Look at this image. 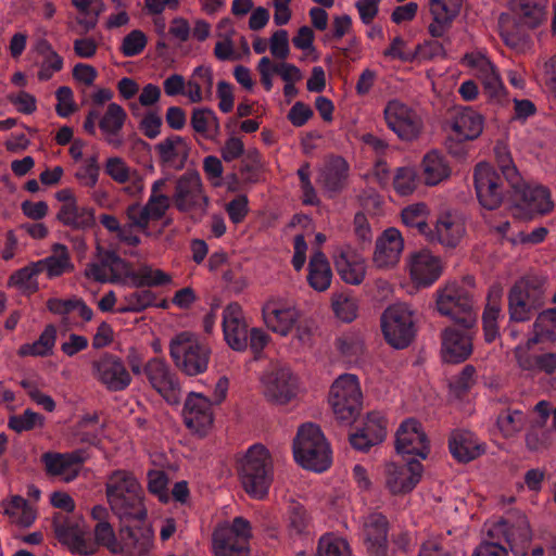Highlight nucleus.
<instances>
[{"mask_svg": "<svg viewBox=\"0 0 556 556\" xmlns=\"http://www.w3.org/2000/svg\"><path fill=\"white\" fill-rule=\"evenodd\" d=\"M294 459L303 468L323 472L331 465V451L318 426L302 425L293 441Z\"/></svg>", "mask_w": 556, "mask_h": 556, "instance_id": "0eeeda50", "label": "nucleus"}, {"mask_svg": "<svg viewBox=\"0 0 556 556\" xmlns=\"http://www.w3.org/2000/svg\"><path fill=\"white\" fill-rule=\"evenodd\" d=\"M545 303V279L538 275H527L518 279L508 292L510 321L530 320Z\"/></svg>", "mask_w": 556, "mask_h": 556, "instance_id": "423d86ee", "label": "nucleus"}, {"mask_svg": "<svg viewBox=\"0 0 556 556\" xmlns=\"http://www.w3.org/2000/svg\"><path fill=\"white\" fill-rule=\"evenodd\" d=\"M332 309L339 319L351 323L357 316L358 305L354 296L341 293L333 295Z\"/></svg>", "mask_w": 556, "mask_h": 556, "instance_id": "680f3d73", "label": "nucleus"}, {"mask_svg": "<svg viewBox=\"0 0 556 556\" xmlns=\"http://www.w3.org/2000/svg\"><path fill=\"white\" fill-rule=\"evenodd\" d=\"M336 269L343 281L359 285L366 275L365 258L352 249L342 250L334 258Z\"/></svg>", "mask_w": 556, "mask_h": 556, "instance_id": "c9c22d12", "label": "nucleus"}, {"mask_svg": "<svg viewBox=\"0 0 556 556\" xmlns=\"http://www.w3.org/2000/svg\"><path fill=\"white\" fill-rule=\"evenodd\" d=\"M45 417L29 408L21 415H13L9 418L8 426L17 433L30 431L36 427H42Z\"/></svg>", "mask_w": 556, "mask_h": 556, "instance_id": "052dcab7", "label": "nucleus"}, {"mask_svg": "<svg viewBox=\"0 0 556 556\" xmlns=\"http://www.w3.org/2000/svg\"><path fill=\"white\" fill-rule=\"evenodd\" d=\"M105 496L112 513L123 523L121 536L134 556H147L153 546V530L147 523L144 491L128 470L115 469L105 481Z\"/></svg>", "mask_w": 556, "mask_h": 556, "instance_id": "f257e3e1", "label": "nucleus"}, {"mask_svg": "<svg viewBox=\"0 0 556 556\" xmlns=\"http://www.w3.org/2000/svg\"><path fill=\"white\" fill-rule=\"evenodd\" d=\"M36 263L40 273L46 271L49 278L59 277L74 268L67 248L61 243L53 244L52 254Z\"/></svg>", "mask_w": 556, "mask_h": 556, "instance_id": "79ce46f5", "label": "nucleus"}, {"mask_svg": "<svg viewBox=\"0 0 556 556\" xmlns=\"http://www.w3.org/2000/svg\"><path fill=\"white\" fill-rule=\"evenodd\" d=\"M534 337L530 342L556 341V307L539 313L533 324Z\"/></svg>", "mask_w": 556, "mask_h": 556, "instance_id": "09e8293b", "label": "nucleus"}, {"mask_svg": "<svg viewBox=\"0 0 556 556\" xmlns=\"http://www.w3.org/2000/svg\"><path fill=\"white\" fill-rule=\"evenodd\" d=\"M147 37L139 29L131 30L123 39L121 51L127 58L139 55L146 48Z\"/></svg>", "mask_w": 556, "mask_h": 556, "instance_id": "338daca9", "label": "nucleus"}, {"mask_svg": "<svg viewBox=\"0 0 556 556\" xmlns=\"http://www.w3.org/2000/svg\"><path fill=\"white\" fill-rule=\"evenodd\" d=\"M191 127L198 134L207 135L211 130L217 132L219 123L215 112L208 108L194 109L190 121Z\"/></svg>", "mask_w": 556, "mask_h": 556, "instance_id": "6e6d98bb", "label": "nucleus"}, {"mask_svg": "<svg viewBox=\"0 0 556 556\" xmlns=\"http://www.w3.org/2000/svg\"><path fill=\"white\" fill-rule=\"evenodd\" d=\"M85 460L86 452L84 450L67 453L46 452L41 455L46 473L50 477H60L67 483L77 478Z\"/></svg>", "mask_w": 556, "mask_h": 556, "instance_id": "412c9836", "label": "nucleus"}, {"mask_svg": "<svg viewBox=\"0 0 556 556\" xmlns=\"http://www.w3.org/2000/svg\"><path fill=\"white\" fill-rule=\"evenodd\" d=\"M410 275L417 285L431 286L441 275L439 258L427 251L415 253L410 260Z\"/></svg>", "mask_w": 556, "mask_h": 556, "instance_id": "4c0bfd02", "label": "nucleus"}, {"mask_svg": "<svg viewBox=\"0 0 556 556\" xmlns=\"http://www.w3.org/2000/svg\"><path fill=\"white\" fill-rule=\"evenodd\" d=\"M421 169L425 182L429 186L438 185L451 174L445 156L438 151H430L424 156Z\"/></svg>", "mask_w": 556, "mask_h": 556, "instance_id": "37998d69", "label": "nucleus"}, {"mask_svg": "<svg viewBox=\"0 0 556 556\" xmlns=\"http://www.w3.org/2000/svg\"><path fill=\"white\" fill-rule=\"evenodd\" d=\"M336 346L348 363L357 364L362 359L364 343L359 334L345 333L337 339Z\"/></svg>", "mask_w": 556, "mask_h": 556, "instance_id": "864d4df0", "label": "nucleus"}, {"mask_svg": "<svg viewBox=\"0 0 556 556\" xmlns=\"http://www.w3.org/2000/svg\"><path fill=\"white\" fill-rule=\"evenodd\" d=\"M99 263L89 264L86 276L99 282H124L130 279L136 288L165 286L170 277L160 269L153 270L142 266L135 270L129 262L122 258L115 251L98 249Z\"/></svg>", "mask_w": 556, "mask_h": 556, "instance_id": "f03ea898", "label": "nucleus"}, {"mask_svg": "<svg viewBox=\"0 0 556 556\" xmlns=\"http://www.w3.org/2000/svg\"><path fill=\"white\" fill-rule=\"evenodd\" d=\"M452 456L459 463H469L483 453L476 435L468 430L456 429L448 438Z\"/></svg>", "mask_w": 556, "mask_h": 556, "instance_id": "e433bc0d", "label": "nucleus"}, {"mask_svg": "<svg viewBox=\"0 0 556 556\" xmlns=\"http://www.w3.org/2000/svg\"><path fill=\"white\" fill-rule=\"evenodd\" d=\"M156 296L155 294L149 290L143 288H138V290L128 293L124 298L125 305L117 308L118 313H139L144 311L146 308L150 306H160L165 308L167 306L165 301H162L161 304H156Z\"/></svg>", "mask_w": 556, "mask_h": 556, "instance_id": "49530a36", "label": "nucleus"}, {"mask_svg": "<svg viewBox=\"0 0 556 556\" xmlns=\"http://www.w3.org/2000/svg\"><path fill=\"white\" fill-rule=\"evenodd\" d=\"M143 371L152 386L167 402L176 403L180 390L178 378L168 364L161 358H151Z\"/></svg>", "mask_w": 556, "mask_h": 556, "instance_id": "4be33fe9", "label": "nucleus"}, {"mask_svg": "<svg viewBox=\"0 0 556 556\" xmlns=\"http://www.w3.org/2000/svg\"><path fill=\"white\" fill-rule=\"evenodd\" d=\"M473 179L477 198L484 208L495 210L504 200H508L526 218H532L534 215L543 214L539 211H531L521 203H518L513 194L511 188L495 167L486 163H479L475 168Z\"/></svg>", "mask_w": 556, "mask_h": 556, "instance_id": "20e7f679", "label": "nucleus"}, {"mask_svg": "<svg viewBox=\"0 0 556 556\" xmlns=\"http://www.w3.org/2000/svg\"><path fill=\"white\" fill-rule=\"evenodd\" d=\"M387 434V420L379 412L368 413L363 426L350 434L351 445L361 452H367L381 443Z\"/></svg>", "mask_w": 556, "mask_h": 556, "instance_id": "bb28decb", "label": "nucleus"}, {"mask_svg": "<svg viewBox=\"0 0 556 556\" xmlns=\"http://www.w3.org/2000/svg\"><path fill=\"white\" fill-rule=\"evenodd\" d=\"M169 355L182 372L198 376L208 367L211 349L197 334L181 331L170 340Z\"/></svg>", "mask_w": 556, "mask_h": 556, "instance_id": "6e6552de", "label": "nucleus"}, {"mask_svg": "<svg viewBox=\"0 0 556 556\" xmlns=\"http://www.w3.org/2000/svg\"><path fill=\"white\" fill-rule=\"evenodd\" d=\"M94 379L109 392H121L131 383V376L123 359L115 354L104 352L91 363Z\"/></svg>", "mask_w": 556, "mask_h": 556, "instance_id": "2eb2a0df", "label": "nucleus"}, {"mask_svg": "<svg viewBox=\"0 0 556 556\" xmlns=\"http://www.w3.org/2000/svg\"><path fill=\"white\" fill-rule=\"evenodd\" d=\"M389 520L378 511H372L364 518L363 536L369 556H388Z\"/></svg>", "mask_w": 556, "mask_h": 556, "instance_id": "b1692460", "label": "nucleus"}, {"mask_svg": "<svg viewBox=\"0 0 556 556\" xmlns=\"http://www.w3.org/2000/svg\"><path fill=\"white\" fill-rule=\"evenodd\" d=\"M40 268L36 262L15 270L9 278V286L17 288L24 294H33L38 291L37 277Z\"/></svg>", "mask_w": 556, "mask_h": 556, "instance_id": "de8ad7c7", "label": "nucleus"}, {"mask_svg": "<svg viewBox=\"0 0 556 556\" xmlns=\"http://www.w3.org/2000/svg\"><path fill=\"white\" fill-rule=\"evenodd\" d=\"M40 52L45 54L38 72V78L42 81L49 80L53 73L59 72L63 67V59L51 47L50 43L43 41L40 46Z\"/></svg>", "mask_w": 556, "mask_h": 556, "instance_id": "13d9d810", "label": "nucleus"}, {"mask_svg": "<svg viewBox=\"0 0 556 556\" xmlns=\"http://www.w3.org/2000/svg\"><path fill=\"white\" fill-rule=\"evenodd\" d=\"M548 0H519L520 23L530 27H536L545 17Z\"/></svg>", "mask_w": 556, "mask_h": 556, "instance_id": "8fccbe9b", "label": "nucleus"}, {"mask_svg": "<svg viewBox=\"0 0 556 556\" xmlns=\"http://www.w3.org/2000/svg\"><path fill=\"white\" fill-rule=\"evenodd\" d=\"M222 326L225 341L232 350L243 352L248 349L250 331L238 303H229L224 308Z\"/></svg>", "mask_w": 556, "mask_h": 556, "instance_id": "5701e85b", "label": "nucleus"}, {"mask_svg": "<svg viewBox=\"0 0 556 556\" xmlns=\"http://www.w3.org/2000/svg\"><path fill=\"white\" fill-rule=\"evenodd\" d=\"M424 212V205L408 206L402 212V220L406 226L416 228L419 233L426 237L429 230V225L425 219Z\"/></svg>", "mask_w": 556, "mask_h": 556, "instance_id": "0e129e2a", "label": "nucleus"}, {"mask_svg": "<svg viewBox=\"0 0 556 556\" xmlns=\"http://www.w3.org/2000/svg\"><path fill=\"white\" fill-rule=\"evenodd\" d=\"M494 157L497 172L505 178L511 188L516 201L531 211L548 213L553 203L549 191L543 186H531L523 181L510 155L508 147L497 142L494 147Z\"/></svg>", "mask_w": 556, "mask_h": 556, "instance_id": "7ed1b4c3", "label": "nucleus"}, {"mask_svg": "<svg viewBox=\"0 0 556 556\" xmlns=\"http://www.w3.org/2000/svg\"><path fill=\"white\" fill-rule=\"evenodd\" d=\"M483 116L471 108H464L456 112L452 129L464 140L477 139L483 130Z\"/></svg>", "mask_w": 556, "mask_h": 556, "instance_id": "a19ab883", "label": "nucleus"}, {"mask_svg": "<svg viewBox=\"0 0 556 556\" xmlns=\"http://www.w3.org/2000/svg\"><path fill=\"white\" fill-rule=\"evenodd\" d=\"M404 248L401 232L395 228H388L376 242L374 262L378 267L394 266Z\"/></svg>", "mask_w": 556, "mask_h": 556, "instance_id": "72a5a7b5", "label": "nucleus"}, {"mask_svg": "<svg viewBox=\"0 0 556 556\" xmlns=\"http://www.w3.org/2000/svg\"><path fill=\"white\" fill-rule=\"evenodd\" d=\"M395 450L403 459L417 456L425 459L429 452V444L421 425L409 418L401 424L395 434Z\"/></svg>", "mask_w": 556, "mask_h": 556, "instance_id": "aec40b11", "label": "nucleus"}, {"mask_svg": "<svg viewBox=\"0 0 556 556\" xmlns=\"http://www.w3.org/2000/svg\"><path fill=\"white\" fill-rule=\"evenodd\" d=\"M527 418L519 409H504L497 416V427L504 437L509 438L519 432L526 425Z\"/></svg>", "mask_w": 556, "mask_h": 556, "instance_id": "5fc2aeb1", "label": "nucleus"}, {"mask_svg": "<svg viewBox=\"0 0 556 556\" xmlns=\"http://www.w3.org/2000/svg\"><path fill=\"white\" fill-rule=\"evenodd\" d=\"M52 526L58 540L73 553L93 555L96 543L87 535L81 520L63 514L53 517Z\"/></svg>", "mask_w": 556, "mask_h": 556, "instance_id": "dca6fc26", "label": "nucleus"}, {"mask_svg": "<svg viewBox=\"0 0 556 556\" xmlns=\"http://www.w3.org/2000/svg\"><path fill=\"white\" fill-rule=\"evenodd\" d=\"M471 328H446L442 338V357L444 362L458 364L466 361L472 352Z\"/></svg>", "mask_w": 556, "mask_h": 556, "instance_id": "c85d7f7f", "label": "nucleus"}, {"mask_svg": "<svg viewBox=\"0 0 556 556\" xmlns=\"http://www.w3.org/2000/svg\"><path fill=\"white\" fill-rule=\"evenodd\" d=\"M127 119L126 111L117 103L111 102L102 117L100 118L98 125L100 130L102 131L105 141L115 148L122 146L123 140L119 137V134L125 125Z\"/></svg>", "mask_w": 556, "mask_h": 556, "instance_id": "58836bf2", "label": "nucleus"}, {"mask_svg": "<svg viewBox=\"0 0 556 556\" xmlns=\"http://www.w3.org/2000/svg\"><path fill=\"white\" fill-rule=\"evenodd\" d=\"M465 233V225L460 217L446 213L437 219L434 228L429 226L426 236L429 242H438L447 248H455Z\"/></svg>", "mask_w": 556, "mask_h": 556, "instance_id": "2f4dec72", "label": "nucleus"}, {"mask_svg": "<svg viewBox=\"0 0 556 556\" xmlns=\"http://www.w3.org/2000/svg\"><path fill=\"white\" fill-rule=\"evenodd\" d=\"M238 475L244 491L253 498L263 500L274 480L268 451L260 444L251 446L239 460Z\"/></svg>", "mask_w": 556, "mask_h": 556, "instance_id": "39448f33", "label": "nucleus"}, {"mask_svg": "<svg viewBox=\"0 0 556 556\" xmlns=\"http://www.w3.org/2000/svg\"><path fill=\"white\" fill-rule=\"evenodd\" d=\"M488 536L501 544L506 543L516 556H525L532 533L527 517L511 513L494 522L488 530Z\"/></svg>", "mask_w": 556, "mask_h": 556, "instance_id": "f8f14e48", "label": "nucleus"}, {"mask_svg": "<svg viewBox=\"0 0 556 556\" xmlns=\"http://www.w3.org/2000/svg\"><path fill=\"white\" fill-rule=\"evenodd\" d=\"M433 22L429 25V33L434 38H440L451 26L453 20L458 14L455 8L448 5H434L430 3Z\"/></svg>", "mask_w": 556, "mask_h": 556, "instance_id": "3c124183", "label": "nucleus"}, {"mask_svg": "<svg viewBox=\"0 0 556 556\" xmlns=\"http://www.w3.org/2000/svg\"><path fill=\"white\" fill-rule=\"evenodd\" d=\"M519 367L532 375L544 372L546 367L551 365L552 353H531L521 352L517 355Z\"/></svg>", "mask_w": 556, "mask_h": 556, "instance_id": "4d7b16f0", "label": "nucleus"}, {"mask_svg": "<svg viewBox=\"0 0 556 556\" xmlns=\"http://www.w3.org/2000/svg\"><path fill=\"white\" fill-rule=\"evenodd\" d=\"M424 466L416 458L393 462L386 466V486L392 494L410 492L419 482Z\"/></svg>", "mask_w": 556, "mask_h": 556, "instance_id": "a211bd4d", "label": "nucleus"}, {"mask_svg": "<svg viewBox=\"0 0 556 556\" xmlns=\"http://www.w3.org/2000/svg\"><path fill=\"white\" fill-rule=\"evenodd\" d=\"M169 200L180 213L203 216L208 206V198L200 174L197 170H187L177 177Z\"/></svg>", "mask_w": 556, "mask_h": 556, "instance_id": "1a4fd4ad", "label": "nucleus"}, {"mask_svg": "<svg viewBox=\"0 0 556 556\" xmlns=\"http://www.w3.org/2000/svg\"><path fill=\"white\" fill-rule=\"evenodd\" d=\"M148 491L155 495L160 502L167 503L169 500L168 493V476L163 470L152 469L148 471Z\"/></svg>", "mask_w": 556, "mask_h": 556, "instance_id": "e2e57ef3", "label": "nucleus"}, {"mask_svg": "<svg viewBox=\"0 0 556 556\" xmlns=\"http://www.w3.org/2000/svg\"><path fill=\"white\" fill-rule=\"evenodd\" d=\"M154 151L163 172H177L185 168L190 149L185 138L170 135L156 143Z\"/></svg>", "mask_w": 556, "mask_h": 556, "instance_id": "393cba45", "label": "nucleus"}, {"mask_svg": "<svg viewBox=\"0 0 556 556\" xmlns=\"http://www.w3.org/2000/svg\"><path fill=\"white\" fill-rule=\"evenodd\" d=\"M393 186L399 194H410L417 187L415 170L408 167L397 168L393 179Z\"/></svg>", "mask_w": 556, "mask_h": 556, "instance_id": "774afa93", "label": "nucleus"}, {"mask_svg": "<svg viewBox=\"0 0 556 556\" xmlns=\"http://www.w3.org/2000/svg\"><path fill=\"white\" fill-rule=\"evenodd\" d=\"M184 420L190 430L205 433L213 424L212 403L198 393H190L184 406Z\"/></svg>", "mask_w": 556, "mask_h": 556, "instance_id": "c756f323", "label": "nucleus"}, {"mask_svg": "<svg viewBox=\"0 0 556 556\" xmlns=\"http://www.w3.org/2000/svg\"><path fill=\"white\" fill-rule=\"evenodd\" d=\"M316 556H351V551L345 540L327 533L318 541Z\"/></svg>", "mask_w": 556, "mask_h": 556, "instance_id": "bf43d9fd", "label": "nucleus"}, {"mask_svg": "<svg viewBox=\"0 0 556 556\" xmlns=\"http://www.w3.org/2000/svg\"><path fill=\"white\" fill-rule=\"evenodd\" d=\"M538 418L532 422L526 434V446L531 452H544L556 441V434L546 428L549 418V403L540 401L535 407Z\"/></svg>", "mask_w": 556, "mask_h": 556, "instance_id": "cd10ccee", "label": "nucleus"}, {"mask_svg": "<svg viewBox=\"0 0 556 556\" xmlns=\"http://www.w3.org/2000/svg\"><path fill=\"white\" fill-rule=\"evenodd\" d=\"M56 219L72 230L87 231L96 226V210L79 205L76 199L70 195L68 201L61 205Z\"/></svg>", "mask_w": 556, "mask_h": 556, "instance_id": "7c9ffc66", "label": "nucleus"}, {"mask_svg": "<svg viewBox=\"0 0 556 556\" xmlns=\"http://www.w3.org/2000/svg\"><path fill=\"white\" fill-rule=\"evenodd\" d=\"M56 327L47 325L39 338L33 343H25L20 346L18 355L46 357L52 354L56 341Z\"/></svg>", "mask_w": 556, "mask_h": 556, "instance_id": "a18cd8bd", "label": "nucleus"}, {"mask_svg": "<svg viewBox=\"0 0 556 556\" xmlns=\"http://www.w3.org/2000/svg\"><path fill=\"white\" fill-rule=\"evenodd\" d=\"M383 114L388 127L401 140L412 141L421 132V117L400 100H390L384 106Z\"/></svg>", "mask_w": 556, "mask_h": 556, "instance_id": "f3484780", "label": "nucleus"}, {"mask_svg": "<svg viewBox=\"0 0 556 556\" xmlns=\"http://www.w3.org/2000/svg\"><path fill=\"white\" fill-rule=\"evenodd\" d=\"M286 535L291 543L308 541L312 533V519L306 508L292 502L287 509L285 518Z\"/></svg>", "mask_w": 556, "mask_h": 556, "instance_id": "f704fd0d", "label": "nucleus"}, {"mask_svg": "<svg viewBox=\"0 0 556 556\" xmlns=\"http://www.w3.org/2000/svg\"><path fill=\"white\" fill-rule=\"evenodd\" d=\"M381 328L386 341L395 349L407 348L416 336L414 312L407 304L390 305L381 316Z\"/></svg>", "mask_w": 556, "mask_h": 556, "instance_id": "9b49d317", "label": "nucleus"}, {"mask_svg": "<svg viewBox=\"0 0 556 556\" xmlns=\"http://www.w3.org/2000/svg\"><path fill=\"white\" fill-rule=\"evenodd\" d=\"M350 166L342 156H331L320 172L318 182L328 198L340 194L348 186Z\"/></svg>", "mask_w": 556, "mask_h": 556, "instance_id": "473e14b6", "label": "nucleus"}, {"mask_svg": "<svg viewBox=\"0 0 556 556\" xmlns=\"http://www.w3.org/2000/svg\"><path fill=\"white\" fill-rule=\"evenodd\" d=\"M266 399L276 404H287L296 396L298 380L287 367L275 366L262 378Z\"/></svg>", "mask_w": 556, "mask_h": 556, "instance_id": "6ab92c4d", "label": "nucleus"}, {"mask_svg": "<svg viewBox=\"0 0 556 556\" xmlns=\"http://www.w3.org/2000/svg\"><path fill=\"white\" fill-rule=\"evenodd\" d=\"M331 277V268L325 254L320 251L315 252L308 264L309 286L317 291H325L330 286Z\"/></svg>", "mask_w": 556, "mask_h": 556, "instance_id": "c03bdc74", "label": "nucleus"}, {"mask_svg": "<svg viewBox=\"0 0 556 556\" xmlns=\"http://www.w3.org/2000/svg\"><path fill=\"white\" fill-rule=\"evenodd\" d=\"M480 77L483 85V93L491 102L497 104L507 102L505 87L493 65L490 70L482 72Z\"/></svg>", "mask_w": 556, "mask_h": 556, "instance_id": "603ef678", "label": "nucleus"}, {"mask_svg": "<svg viewBox=\"0 0 556 556\" xmlns=\"http://www.w3.org/2000/svg\"><path fill=\"white\" fill-rule=\"evenodd\" d=\"M437 307L442 315L450 316L460 327L468 328L476 324L473 295L458 282L448 283L439 292Z\"/></svg>", "mask_w": 556, "mask_h": 556, "instance_id": "ddd939ff", "label": "nucleus"}, {"mask_svg": "<svg viewBox=\"0 0 556 556\" xmlns=\"http://www.w3.org/2000/svg\"><path fill=\"white\" fill-rule=\"evenodd\" d=\"M252 527L243 517H235L230 523L218 526L212 535L215 556H248Z\"/></svg>", "mask_w": 556, "mask_h": 556, "instance_id": "9d476101", "label": "nucleus"}, {"mask_svg": "<svg viewBox=\"0 0 556 556\" xmlns=\"http://www.w3.org/2000/svg\"><path fill=\"white\" fill-rule=\"evenodd\" d=\"M263 319L268 329L282 337L288 336L294 328L300 313L279 299L268 300L262 308Z\"/></svg>", "mask_w": 556, "mask_h": 556, "instance_id": "a878e982", "label": "nucleus"}, {"mask_svg": "<svg viewBox=\"0 0 556 556\" xmlns=\"http://www.w3.org/2000/svg\"><path fill=\"white\" fill-rule=\"evenodd\" d=\"M329 403L339 420L352 421L362 404L358 378L352 374H343L338 377L331 386Z\"/></svg>", "mask_w": 556, "mask_h": 556, "instance_id": "4468645a", "label": "nucleus"}, {"mask_svg": "<svg viewBox=\"0 0 556 556\" xmlns=\"http://www.w3.org/2000/svg\"><path fill=\"white\" fill-rule=\"evenodd\" d=\"M504 319L502 290L497 287H493L489 291L488 302L482 314V325L486 342L491 343L500 336L498 321Z\"/></svg>", "mask_w": 556, "mask_h": 556, "instance_id": "ea45409f", "label": "nucleus"}, {"mask_svg": "<svg viewBox=\"0 0 556 556\" xmlns=\"http://www.w3.org/2000/svg\"><path fill=\"white\" fill-rule=\"evenodd\" d=\"M100 166L97 156L93 155L87 159L85 165L77 169L75 177L83 186L93 188L98 184Z\"/></svg>", "mask_w": 556, "mask_h": 556, "instance_id": "69168bd1", "label": "nucleus"}]
</instances>
